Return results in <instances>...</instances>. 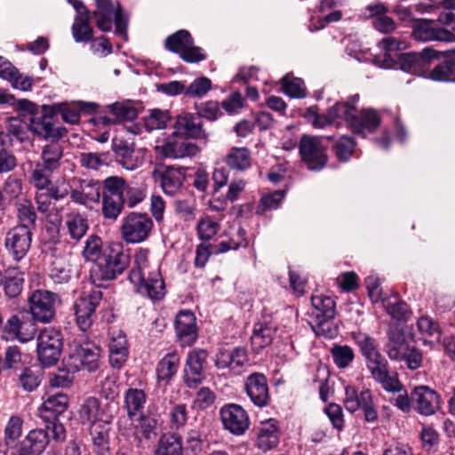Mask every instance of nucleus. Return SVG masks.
<instances>
[{
    "label": "nucleus",
    "instance_id": "c9c22d12",
    "mask_svg": "<svg viewBox=\"0 0 455 455\" xmlns=\"http://www.w3.org/2000/svg\"><path fill=\"white\" fill-rule=\"evenodd\" d=\"M29 129L45 140H58L62 137L61 129L54 126L52 117L50 116H33L30 119Z\"/></svg>",
    "mask_w": 455,
    "mask_h": 455
},
{
    "label": "nucleus",
    "instance_id": "5701e85b",
    "mask_svg": "<svg viewBox=\"0 0 455 455\" xmlns=\"http://www.w3.org/2000/svg\"><path fill=\"white\" fill-rule=\"evenodd\" d=\"M346 111L347 112L346 102H337L324 114H320L316 106H311L307 108L304 117L315 128L323 129L338 118L345 119Z\"/></svg>",
    "mask_w": 455,
    "mask_h": 455
},
{
    "label": "nucleus",
    "instance_id": "680f3d73",
    "mask_svg": "<svg viewBox=\"0 0 455 455\" xmlns=\"http://www.w3.org/2000/svg\"><path fill=\"white\" fill-rule=\"evenodd\" d=\"M283 198L284 192L283 190H277L263 196L257 207V213L264 214L267 211L278 208Z\"/></svg>",
    "mask_w": 455,
    "mask_h": 455
},
{
    "label": "nucleus",
    "instance_id": "09e8293b",
    "mask_svg": "<svg viewBox=\"0 0 455 455\" xmlns=\"http://www.w3.org/2000/svg\"><path fill=\"white\" fill-rule=\"evenodd\" d=\"M147 401V395L141 389L129 388L125 392L124 403L129 417L141 411Z\"/></svg>",
    "mask_w": 455,
    "mask_h": 455
},
{
    "label": "nucleus",
    "instance_id": "3c124183",
    "mask_svg": "<svg viewBox=\"0 0 455 455\" xmlns=\"http://www.w3.org/2000/svg\"><path fill=\"white\" fill-rule=\"evenodd\" d=\"M50 277L56 283H68L71 278L69 259L67 257L56 258L52 263Z\"/></svg>",
    "mask_w": 455,
    "mask_h": 455
},
{
    "label": "nucleus",
    "instance_id": "393cba45",
    "mask_svg": "<svg viewBox=\"0 0 455 455\" xmlns=\"http://www.w3.org/2000/svg\"><path fill=\"white\" fill-rule=\"evenodd\" d=\"M174 134L185 138L205 140L207 135L203 129V121L200 116L184 113L177 116L174 123Z\"/></svg>",
    "mask_w": 455,
    "mask_h": 455
},
{
    "label": "nucleus",
    "instance_id": "8fccbe9b",
    "mask_svg": "<svg viewBox=\"0 0 455 455\" xmlns=\"http://www.w3.org/2000/svg\"><path fill=\"white\" fill-rule=\"evenodd\" d=\"M23 420L19 416H12L5 427L4 442L7 447V451L10 453L16 445L15 442L21 436Z\"/></svg>",
    "mask_w": 455,
    "mask_h": 455
},
{
    "label": "nucleus",
    "instance_id": "f3484780",
    "mask_svg": "<svg viewBox=\"0 0 455 455\" xmlns=\"http://www.w3.org/2000/svg\"><path fill=\"white\" fill-rule=\"evenodd\" d=\"M351 337L358 346L369 371L387 362V359L381 355L374 338L360 331H353Z\"/></svg>",
    "mask_w": 455,
    "mask_h": 455
},
{
    "label": "nucleus",
    "instance_id": "4468645a",
    "mask_svg": "<svg viewBox=\"0 0 455 455\" xmlns=\"http://www.w3.org/2000/svg\"><path fill=\"white\" fill-rule=\"evenodd\" d=\"M129 264V257L123 251L105 254L93 270L98 279L109 281L121 275Z\"/></svg>",
    "mask_w": 455,
    "mask_h": 455
},
{
    "label": "nucleus",
    "instance_id": "0eeeda50",
    "mask_svg": "<svg viewBox=\"0 0 455 455\" xmlns=\"http://www.w3.org/2000/svg\"><path fill=\"white\" fill-rule=\"evenodd\" d=\"M63 339L60 331L55 328H44L37 336V356L44 366L55 364L61 354Z\"/></svg>",
    "mask_w": 455,
    "mask_h": 455
},
{
    "label": "nucleus",
    "instance_id": "4d7b16f0",
    "mask_svg": "<svg viewBox=\"0 0 455 455\" xmlns=\"http://www.w3.org/2000/svg\"><path fill=\"white\" fill-rule=\"evenodd\" d=\"M104 191L103 196H113L116 197H124V191L127 187L126 181L122 177L110 176L105 179L101 186Z\"/></svg>",
    "mask_w": 455,
    "mask_h": 455
},
{
    "label": "nucleus",
    "instance_id": "79ce46f5",
    "mask_svg": "<svg viewBox=\"0 0 455 455\" xmlns=\"http://www.w3.org/2000/svg\"><path fill=\"white\" fill-rule=\"evenodd\" d=\"M154 455H183L181 438L174 434H164L156 443Z\"/></svg>",
    "mask_w": 455,
    "mask_h": 455
},
{
    "label": "nucleus",
    "instance_id": "423d86ee",
    "mask_svg": "<svg viewBox=\"0 0 455 455\" xmlns=\"http://www.w3.org/2000/svg\"><path fill=\"white\" fill-rule=\"evenodd\" d=\"M359 96L355 95L346 102L347 112L345 120L355 133L364 136L365 132H372L379 126L380 116L376 110L371 108L358 112L355 108Z\"/></svg>",
    "mask_w": 455,
    "mask_h": 455
},
{
    "label": "nucleus",
    "instance_id": "052dcab7",
    "mask_svg": "<svg viewBox=\"0 0 455 455\" xmlns=\"http://www.w3.org/2000/svg\"><path fill=\"white\" fill-rule=\"evenodd\" d=\"M170 116L166 111L154 109L144 117V126L148 132L163 129L166 126Z\"/></svg>",
    "mask_w": 455,
    "mask_h": 455
},
{
    "label": "nucleus",
    "instance_id": "72a5a7b5",
    "mask_svg": "<svg viewBox=\"0 0 455 455\" xmlns=\"http://www.w3.org/2000/svg\"><path fill=\"white\" fill-rule=\"evenodd\" d=\"M278 442L279 435L276 421L270 419L262 422L257 435V447L263 451H267L275 447Z\"/></svg>",
    "mask_w": 455,
    "mask_h": 455
},
{
    "label": "nucleus",
    "instance_id": "7ed1b4c3",
    "mask_svg": "<svg viewBox=\"0 0 455 455\" xmlns=\"http://www.w3.org/2000/svg\"><path fill=\"white\" fill-rule=\"evenodd\" d=\"M117 405L113 401L101 402L96 397L86 398L78 411L83 425L89 427L110 424Z\"/></svg>",
    "mask_w": 455,
    "mask_h": 455
},
{
    "label": "nucleus",
    "instance_id": "9d476101",
    "mask_svg": "<svg viewBox=\"0 0 455 455\" xmlns=\"http://www.w3.org/2000/svg\"><path fill=\"white\" fill-rule=\"evenodd\" d=\"M33 230L14 225L4 234V246L13 260L19 262L31 248Z\"/></svg>",
    "mask_w": 455,
    "mask_h": 455
},
{
    "label": "nucleus",
    "instance_id": "a19ab883",
    "mask_svg": "<svg viewBox=\"0 0 455 455\" xmlns=\"http://www.w3.org/2000/svg\"><path fill=\"white\" fill-rule=\"evenodd\" d=\"M24 272L19 267H8L4 272V290L9 298H17L23 290Z\"/></svg>",
    "mask_w": 455,
    "mask_h": 455
},
{
    "label": "nucleus",
    "instance_id": "412c9836",
    "mask_svg": "<svg viewBox=\"0 0 455 455\" xmlns=\"http://www.w3.org/2000/svg\"><path fill=\"white\" fill-rule=\"evenodd\" d=\"M49 444L48 431L30 430L25 438L16 445L9 455H41Z\"/></svg>",
    "mask_w": 455,
    "mask_h": 455
},
{
    "label": "nucleus",
    "instance_id": "c756f323",
    "mask_svg": "<svg viewBox=\"0 0 455 455\" xmlns=\"http://www.w3.org/2000/svg\"><path fill=\"white\" fill-rule=\"evenodd\" d=\"M137 291L153 300H160L165 294V286L158 267L148 271L141 283L134 284Z\"/></svg>",
    "mask_w": 455,
    "mask_h": 455
},
{
    "label": "nucleus",
    "instance_id": "ea45409f",
    "mask_svg": "<svg viewBox=\"0 0 455 455\" xmlns=\"http://www.w3.org/2000/svg\"><path fill=\"white\" fill-rule=\"evenodd\" d=\"M374 380L380 383L382 387L388 392H399L402 388L396 374H390L387 361L370 371Z\"/></svg>",
    "mask_w": 455,
    "mask_h": 455
},
{
    "label": "nucleus",
    "instance_id": "bf43d9fd",
    "mask_svg": "<svg viewBox=\"0 0 455 455\" xmlns=\"http://www.w3.org/2000/svg\"><path fill=\"white\" fill-rule=\"evenodd\" d=\"M455 70V64L452 62H442L435 66L428 74L427 77L439 82L453 81V71Z\"/></svg>",
    "mask_w": 455,
    "mask_h": 455
},
{
    "label": "nucleus",
    "instance_id": "39448f33",
    "mask_svg": "<svg viewBox=\"0 0 455 455\" xmlns=\"http://www.w3.org/2000/svg\"><path fill=\"white\" fill-rule=\"evenodd\" d=\"M28 301L32 319L42 323H50L55 318L60 298L57 293L47 290H36Z\"/></svg>",
    "mask_w": 455,
    "mask_h": 455
},
{
    "label": "nucleus",
    "instance_id": "9b49d317",
    "mask_svg": "<svg viewBox=\"0 0 455 455\" xmlns=\"http://www.w3.org/2000/svg\"><path fill=\"white\" fill-rule=\"evenodd\" d=\"M102 299V291L94 290L78 297L73 305L76 323L82 331H88L94 321L95 311Z\"/></svg>",
    "mask_w": 455,
    "mask_h": 455
},
{
    "label": "nucleus",
    "instance_id": "473e14b6",
    "mask_svg": "<svg viewBox=\"0 0 455 455\" xmlns=\"http://www.w3.org/2000/svg\"><path fill=\"white\" fill-rule=\"evenodd\" d=\"M149 250L147 248H139L134 253L133 267L130 271L129 279L133 284L141 283L148 271H152L156 266H151L148 257Z\"/></svg>",
    "mask_w": 455,
    "mask_h": 455
},
{
    "label": "nucleus",
    "instance_id": "f8f14e48",
    "mask_svg": "<svg viewBox=\"0 0 455 455\" xmlns=\"http://www.w3.org/2000/svg\"><path fill=\"white\" fill-rule=\"evenodd\" d=\"M299 153L309 170L320 171L327 164L325 148L320 137L303 135L299 141Z\"/></svg>",
    "mask_w": 455,
    "mask_h": 455
},
{
    "label": "nucleus",
    "instance_id": "603ef678",
    "mask_svg": "<svg viewBox=\"0 0 455 455\" xmlns=\"http://www.w3.org/2000/svg\"><path fill=\"white\" fill-rule=\"evenodd\" d=\"M54 172L36 162L30 172V182L37 191H44L51 185L52 175Z\"/></svg>",
    "mask_w": 455,
    "mask_h": 455
},
{
    "label": "nucleus",
    "instance_id": "69168bd1",
    "mask_svg": "<svg viewBox=\"0 0 455 455\" xmlns=\"http://www.w3.org/2000/svg\"><path fill=\"white\" fill-rule=\"evenodd\" d=\"M354 148L353 139L348 136H342L334 145L333 151L340 161L346 162L351 156Z\"/></svg>",
    "mask_w": 455,
    "mask_h": 455
},
{
    "label": "nucleus",
    "instance_id": "2eb2a0df",
    "mask_svg": "<svg viewBox=\"0 0 455 455\" xmlns=\"http://www.w3.org/2000/svg\"><path fill=\"white\" fill-rule=\"evenodd\" d=\"M207 357V351L201 348L194 349L188 353L183 376L188 387L196 388L203 382L204 379V369Z\"/></svg>",
    "mask_w": 455,
    "mask_h": 455
},
{
    "label": "nucleus",
    "instance_id": "6e6552de",
    "mask_svg": "<svg viewBox=\"0 0 455 455\" xmlns=\"http://www.w3.org/2000/svg\"><path fill=\"white\" fill-rule=\"evenodd\" d=\"M100 349L92 343L76 346L68 356L64 359L68 371L76 372L81 369L94 371L99 368Z\"/></svg>",
    "mask_w": 455,
    "mask_h": 455
},
{
    "label": "nucleus",
    "instance_id": "e2e57ef3",
    "mask_svg": "<svg viewBox=\"0 0 455 455\" xmlns=\"http://www.w3.org/2000/svg\"><path fill=\"white\" fill-rule=\"evenodd\" d=\"M362 405L360 409L363 411L364 420L368 423H374L378 419V412L374 407L372 395L369 389L361 391Z\"/></svg>",
    "mask_w": 455,
    "mask_h": 455
},
{
    "label": "nucleus",
    "instance_id": "5fc2aeb1",
    "mask_svg": "<svg viewBox=\"0 0 455 455\" xmlns=\"http://www.w3.org/2000/svg\"><path fill=\"white\" fill-rule=\"evenodd\" d=\"M90 16L76 17L72 26V34L76 43H87L92 39L93 29L89 24Z\"/></svg>",
    "mask_w": 455,
    "mask_h": 455
},
{
    "label": "nucleus",
    "instance_id": "ddd939ff",
    "mask_svg": "<svg viewBox=\"0 0 455 455\" xmlns=\"http://www.w3.org/2000/svg\"><path fill=\"white\" fill-rule=\"evenodd\" d=\"M36 332L33 319L23 313L12 315L4 326L3 337L5 339H18L23 343L31 340Z\"/></svg>",
    "mask_w": 455,
    "mask_h": 455
},
{
    "label": "nucleus",
    "instance_id": "1a4fd4ad",
    "mask_svg": "<svg viewBox=\"0 0 455 455\" xmlns=\"http://www.w3.org/2000/svg\"><path fill=\"white\" fill-rule=\"evenodd\" d=\"M165 48L180 57L186 62L196 63L205 59L200 47L195 46L190 33L185 29L177 31L165 39Z\"/></svg>",
    "mask_w": 455,
    "mask_h": 455
},
{
    "label": "nucleus",
    "instance_id": "774afa93",
    "mask_svg": "<svg viewBox=\"0 0 455 455\" xmlns=\"http://www.w3.org/2000/svg\"><path fill=\"white\" fill-rule=\"evenodd\" d=\"M343 403L347 411L351 413L357 411L363 404L361 402V392L358 393L353 386H346Z\"/></svg>",
    "mask_w": 455,
    "mask_h": 455
},
{
    "label": "nucleus",
    "instance_id": "c03bdc74",
    "mask_svg": "<svg viewBox=\"0 0 455 455\" xmlns=\"http://www.w3.org/2000/svg\"><path fill=\"white\" fill-rule=\"evenodd\" d=\"M109 425L110 424H103L100 426L90 427L93 452L96 455H108L109 453Z\"/></svg>",
    "mask_w": 455,
    "mask_h": 455
},
{
    "label": "nucleus",
    "instance_id": "338daca9",
    "mask_svg": "<svg viewBox=\"0 0 455 455\" xmlns=\"http://www.w3.org/2000/svg\"><path fill=\"white\" fill-rule=\"evenodd\" d=\"M219 228V224L212 218L204 217L197 224V233L200 239L208 241L217 234Z\"/></svg>",
    "mask_w": 455,
    "mask_h": 455
},
{
    "label": "nucleus",
    "instance_id": "864d4df0",
    "mask_svg": "<svg viewBox=\"0 0 455 455\" xmlns=\"http://www.w3.org/2000/svg\"><path fill=\"white\" fill-rule=\"evenodd\" d=\"M330 352L333 363L339 369L348 367L355 359V352L347 345L334 344Z\"/></svg>",
    "mask_w": 455,
    "mask_h": 455
},
{
    "label": "nucleus",
    "instance_id": "2f4dec72",
    "mask_svg": "<svg viewBox=\"0 0 455 455\" xmlns=\"http://www.w3.org/2000/svg\"><path fill=\"white\" fill-rule=\"evenodd\" d=\"M68 397L63 393L49 395L39 408V416L44 421L57 419L68 408Z\"/></svg>",
    "mask_w": 455,
    "mask_h": 455
},
{
    "label": "nucleus",
    "instance_id": "6ab92c4d",
    "mask_svg": "<svg viewBox=\"0 0 455 455\" xmlns=\"http://www.w3.org/2000/svg\"><path fill=\"white\" fill-rule=\"evenodd\" d=\"M435 56L432 49L425 48L420 52H406L399 55L400 68L407 73L424 76H427L430 60Z\"/></svg>",
    "mask_w": 455,
    "mask_h": 455
},
{
    "label": "nucleus",
    "instance_id": "58836bf2",
    "mask_svg": "<svg viewBox=\"0 0 455 455\" xmlns=\"http://www.w3.org/2000/svg\"><path fill=\"white\" fill-rule=\"evenodd\" d=\"M15 211L18 220L16 225L34 231L37 216L32 202L26 198H19L15 203Z\"/></svg>",
    "mask_w": 455,
    "mask_h": 455
},
{
    "label": "nucleus",
    "instance_id": "f257e3e1",
    "mask_svg": "<svg viewBox=\"0 0 455 455\" xmlns=\"http://www.w3.org/2000/svg\"><path fill=\"white\" fill-rule=\"evenodd\" d=\"M312 311L309 314V324L317 336L333 339L339 329L333 322L335 316V300L329 296L313 295L311 297Z\"/></svg>",
    "mask_w": 455,
    "mask_h": 455
},
{
    "label": "nucleus",
    "instance_id": "bb28decb",
    "mask_svg": "<svg viewBox=\"0 0 455 455\" xmlns=\"http://www.w3.org/2000/svg\"><path fill=\"white\" fill-rule=\"evenodd\" d=\"M156 151L165 158L180 159L194 156L200 149L195 143L184 140L170 139L164 144L156 146Z\"/></svg>",
    "mask_w": 455,
    "mask_h": 455
},
{
    "label": "nucleus",
    "instance_id": "a878e982",
    "mask_svg": "<svg viewBox=\"0 0 455 455\" xmlns=\"http://www.w3.org/2000/svg\"><path fill=\"white\" fill-rule=\"evenodd\" d=\"M112 148L116 157L119 158V163L126 170H135L143 163L140 153L135 150L132 142L122 138H115L112 141Z\"/></svg>",
    "mask_w": 455,
    "mask_h": 455
},
{
    "label": "nucleus",
    "instance_id": "cd10ccee",
    "mask_svg": "<svg viewBox=\"0 0 455 455\" xmlns=\"http://www.w3.org/2000/svg\"><path fill=\"white\" fill-rule=\"evenodd\" d=\"M411 401L419 413L430 416L439 408V395L427 386H419L411 393Z\"/></svg>",
    "mask_w": 455,
    "mask_h": 455
},
{
    "label": "nucleus",
    "instance_id": "e433bc0d",
    "mask_svg": "<svg viewBox=\"0 0 455 455\" xmlns=\"http://www.w3.org/2000/svg\"><path fill=\"white\" fill-rule=\"evenodd\" d=\"M67 234L74 241H80L89 229L88 219L79 212H71L65 217Z\"/></svg>",
    "mask_w": 455,
    "mask_h": 455
},
{
    "label": "nucleus",
    "instance_id": "a211bd4d",
    "mask_svg": "<svg viewBox=\"0 0 455 455\" xmlns=\"http://www.w3.org/2000/svg\"><path fill=\"white\" fill-rule=\"evenodd\" d=\"M101 184L95 180H78V185L70 190L73 203L86 208H92L101 198Z\"/></svg>",
    "mask_w": 455,
    "mask_h": 455
},
{
    "label": "nucleus",
    "instance_id": "dca6fc26",
    "mask_svg": "<svg viewBox=\"0 0 455 455\" xmlns=\"http://www.w3.org/2000/svg\"><path fill=\"white\" fill-rule=\"evenodd\" d=\"M220 418L224 428L235 435L244 434L250 426L248 413L238 404L229 403L223 406Z\"/></svg>",
    "mask_w": 455,
    "mask_h": 455
},
{
    "label": "nucleus",
    "instance_id": "c85d7f7f",
    "mask_svg": "<svg viewBox=\"0 0 455 455\" xmlns=\"http://www.w3.org/2000/svg\"><path fill=\"white\" fill-rule=\"evenodd\" d=\"M246 393L251 402L259 406L264 407L269 400L268 386L266 377L261 373H252L248 376L245 382Z\"/></svg>",
    "mask_w": 455,
    "mask_h": 455
},
{
    "label": "nucleus",
    "instance_id": "b1692460",
    "mask_svg": "<svg viewBox=\"0 0 455 455\" xmlns=\"http://www.w3.org/2000/svg\"><path fill=\"white\" fill-rule=\"evenodd\" d=\"M175 331L181 347L192 346L198 337L195 315L191 311H180L175 318Z\"/></svg>",
    "mask_w": 455,
    "mask_h": 455
},
{
    "label": "nucleus",
    "instance_id": "aec40b11",
    "mask_svg": "<svg viewBox=\"0 0 455 455\" xmlns=\"http://www.w3.org/2000/svg\"><path fill=\"white\" fill-rule=\"evenodd\" d=\"M152 176L168 196L176 195L185 180L184 170L172 166H160L154 170Z\"/></svg>",
    "mask_w": 455,
    "mask_h": 455
},
{
    "label": "nucleus",
    "instance_id": "49530a36",
    "mask_svg": "<svg viewBox=\"0 0 455 455\" xmlns=\"http://www.w3.org/2000/svg\"><path fill=\"white\" fill-rule=\"evenodd\" d=\"M226 164L231 169L244 171L251 166V153L246 148H233L227 155Z\"/></svg>",
    "mask_w": 455,
    "mask_h": 455
},
{
    "label": "nucleus",
    "instance_id": "13d9d810",
    "mask_svg": "<svg viewBox=\"0 0 455 455\" xmlns=\"http://www.w3.org/2000/svg\"><path fill=\"white\" fill-rule=\"evenodd\" d=\"M102 252V242L101 239L95 235H90L83 250V256L87 261H100Z\"/></svg>",
    "mask_w": 455,
    "mask_h": 455
},
{
    "label": "nucleus",
    "instance_id": "a18cd8bd",
    "mask_svg": "<svg viewBox=\"0 0 455 455\" xmlns=\"http://www.w3.org/2000/svg\"><path fill=\"white\" fill-rule=\"evenodd\" d=\"M62 156V147L58 143H51L43 148L40 164L46 169L56 172L61 166Z\"/></svg>",
    "mask_w": 455,
    "mask_h": 455
},
{
    "label": "nucleus",
    "instance_id": "de8ad7c7",
    "mask_svg": "<svg viewBox=\"0 0 455 455\" xmlns=\"http://www.w3.org/2000/svg\"><path fill=\"white\" fill-rule=\"evenodd\" d=\"M101 212L106 220H116L124 210L125 204L124 197H116L113 196H103Z\"/></svg>",
    "mask_w": 455,
    "mask_h": 455
},
{
    "label": "nucleus",
    "instance_id": "0e129e2a",
    "mask_svg": "<svg viewBox=\"0 0 455 455\" xmlns=\"http://www.w3.org/2000/svg\"><path fill=\"white\" fill-rule=\"evenodd\" d=\"M283 90L291 98H304L306 96L304 83L299 78H290L285 76L283 78Z\"/></svg>",
    "mask_w": 455,
    "mask_h": 455
},
{
    "label": "nucleus",
    "instance_id": "f03ea898",
    "mask_svg": "<svg viewBox=\"0 0 455 455\" xmlns=\"http://www.w3.org/2000/svg\"><path fill=\"white\" fill-rule=\"evenodd\" d=\"M97 27L104 32L110 31L113 20L116 25V33L127 39V17L118 3L111 0H96V9L93 12Z\"/></svg>",
    "mask_w": 455,
    "mask_h": 455
},
{
    "label": "nucleus",
    "instance_id": "37998d69",
    "mask_svg": "<svg viewBox=\"0 0 455 455\" xmlns=\"http://www.w3.org/2000/svg\"><path fill=\"white\" fill-rule=\"evenodd\" d=\"M180 364V355L176 352L165 355L156 366L158 381L169 382L176 374Z\"/></svg>",
    "mask_w": 455,
    "mask_h": 455
},
{
    "label": "nucleus",
    "instance_id": "20e7f679",
    "mask_svg": "<svg viewBox=\"0 0 455 455\" xmlns=\"http://www.w3.org/2000/svg\"><path fill=\"white\" fill-rule=\"evenodd\" d=\"M153 227V220L147 213L130 212L121 221V237L126 243H140L148 238Z\"/></svg>",
    "mask_w": 455,
    "mask_h": 455
},
{
    "label": "nucleus",
    "instance_id": "4be33fe9",
    "mask_svg": "<svg viewBox=\"0 0 455 455\" xmlns=\"http://www.w3.org/2000/svg\"><path fill=\"white\" fill-rule=\"evenodd\" d=\"M412 37L419 42L444 41L454 42L455 36L452 32L443 28H435L433 21L429 20H417L412 24Z\"/></svg>",
    "mask_w": 455,
    "mask_h": 455
},
{
    "label": "nucleus",
    "instance_id": "7c9ffc66",
    "mask_svg": "<svg viewBox=\"0 0 455 455\" xmlns=\"http://www.w3.org/2000/svg\"><path fill=\"white\" fill-rule=\"evenodd\" d=\"M109 362L112 366L120 368L128 356V343L126 335L122 330H113L110 332L108 344Z\"/></svg>",
    "mask_w": 455,
    "mask_h": 455
},
{
    "label": "nucleus",
    "instance_id": "6e6d98bb",
    "mask_svg": "<svg viewBox=\"0 0 455 455\" xmlns=\"http://www.w3.org/2000/svg\"><path fill=\"white\" fill-rule=\"evenodd\" d=\"M117 123L132 121L138 116L137 109L129 102H116L107 107Z\"/></svg>",
    "mask_w": 455,
    "mask_h": 455
},
{
    "label": "nucleus",
    "instance_id": "4c0bfd02",
    "mask_svg": "<svg viewBox=\"0 0 455 455\" xmlns=\"http://www.w3.org/2000/svg\"><path fill=\"white\" fill-rule=\"evenodd\" d=\"M276 328L271 323L259 322L254 325L251 342L255 351L269 346L274 339Z\"/></svg>",
    "mask_w": 455,
    "mask_h": 455
},
{
    "label": "nucleus",
    "instance_id": "f704fd0d",
    "mask_svg": "<svg viewBox=\"0 0 455 455\" xmlns=\"http://www.w3.org/2000/svg\"><path fill=\"white\" fill-rule=\"evenodd\" d=\"M409 347L410 345L402 331L395 329L388 332V339L385 345V349L391 361L401 362Z\"/></svg>",
    "mask_w": 455,
    "mask_h": 455
}]
</instances>
